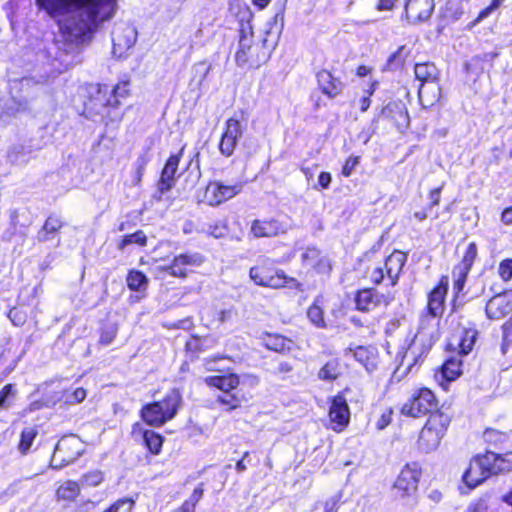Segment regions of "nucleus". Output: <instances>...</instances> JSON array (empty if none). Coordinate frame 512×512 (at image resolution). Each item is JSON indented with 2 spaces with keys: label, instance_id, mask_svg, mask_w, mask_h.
Here are the masks:
<instances>
[{
  "label": "nucleus",
  "instance_id": "8",
  "mask_svg": "<svg viewBox=\"0 0 512 512\" xmlns=\"http://www.w3.org/2000/svg\"><path fill=\"white\" fill-rule=\"evenodd\" d=\"M83 450V443L78 437H63L56 444L50 465L54 469H60L77 460Z\"/></svg>",
  "mask_w": 512,
  "mask_h": 512
},
{
  "label": "nucleus",
  "instance_id": "9",
  "mask_svg": "<svg viewBox=\"0 0 512 512\" xmlns=\"http://www.w3.org/2000/svg\"><path fill=\"white\" fill-rule=\"evenodd\" d=\"M243 185H224L219 181L210 182L204 191L203 201L210 206H217L241 192Z\"/></svg>",
  "mask_w": 512,
  "mask_h": 512
},
{
  "label": "nucleus",
  "instance_id": "11",
  "mask_svg": "<svg viewBox=\"0 0 512 512\" xmlns=\"http://www.w3.org/2000/svg\"><path fill=\"white\" fill-rule=\"evenodd\" d=\"M137 33L128 25H120L112 32L113 54L117 58L124 57L125 53L134 46Z\"/></svg>",
  "mask_w": 512,
  "mask_h": 512
},
{
  "label": "nucleus",
  "instance_id": "49",
  "mask_svg": "<svg viewBox=\"0 0 512 512\" xmlns=\"http://www.w3.org/2000/svg\"><path fill=\"white\" fill-rule=\"evenodd\" d=\"M499 274L504 281H509L512 278V259L500 263Z\"/></svg>",
  "mask_w": 512,
  "mask_h": 512
},
{
  "label": "nucleus",
  "instance_id": "59",
  "mask_svg": "<svg viewBox=\"0 0 512 512\" xmlns=\"http://www.w3.org/2000/svg\"><path fill=\"white\" fill-rule=\"evenodd\" d=\"M467 512H489L488 505L485 500H479L471 505Z\"/></svg>",
  "mask_w": 512,
  "mask_h": 512
},
{
  "label": "nucleus",
  "instance_id": "19",
  "mask_svg": "<svg viewBox=\"0 0 512 512\" xmlns=\"http://www.w3.org/2000/svg\"><path fill=\"white\" fill-rule=\"evenodd\" d=\"M283 225L275 220H254L251 225V233L257 237H273L284 233Z\"/></svg>",
  "mask_w": 512,
  "mask_h": 512
},
{
  "label": "nucleus",
  "instance_id": "30",
  "mask_svg": "<svg viewBox=\"0 0 512 512\" xmlns=\"http://www.w3.org/2000/svg\"><path fill=\"white\" fill-rule=\"evenodd\" d=\"M462 361L459 357H451L442 365V375L447 381L455 380L461 374Z\"/></svg>",
  "mask_w": 512,
  "mask_h": 512
},
{
  "label": "nucleus",
  "instance_id": "53",
  "mask_svg": "<svg viewBox=\"0 0 512 512\" xmlns=\"http://www.w3.org/2000/svg\"><path fill=\"white\" fill-rule=\"evenodd\" d=\"M503 329V346L512 344V317L504 323Z\"/></svg>",
  "mask_w": 512,
  "mask_h": 512
},
{
  "label": "nucleus",
  "instance_id": "13",
  "mask_svg": "<svg viewBox=\"0 0 512 512\" xmlns=\"http://www.w3.org/2000/svg\"><path fill=\"white\" fill-rule=\"evenodd\" d=\"M242 133L243 130L239 120L230 118L226 121L225 130L219 143V150L222 155L229 157L233 154Z\"/></svg>",
  "mask_w": 512,
  "mask_h": 512
},
{
  "label": "nucleus",
  "instance_id": "42",
  "mask_svg": "<svg viewBox=\"0 0 512 512\" xmlns=\"http://www.w3.org/2000/svg\"><path fill=\"white\" fill-rule=\"evenodd\" d=\"M217 402L226 405L228 407L227 411H232L241 406V399L237 395L229 392L219 395Z\"/></svg>",
  "mask_w": 512,
  "mask_h": 512
},
{
  "label": "nucleus",
  "instance_id": "47",
  "mask_svg": "<svg viewBox=\"0 0 512 512\" xmlns=\"http://www.w3.org/2000/svg\"><path fill=\"white\" fill-rule=\"evenodd\" d=\"M267 25L269 29L266 31V34H271L273 30L279 34L284 26V13L278 12L276 13L270 21H268Z\"/></svg>",
  "mask_w": 512,
  "mask_h": 512
},
{
  "label": "nucleus",
  "instance_id": "29",
  "mask_svg": "<svg viewBox=\"0 0 512 512\" xmlns=\"http://www.w3.org/2000/svg\"><path fill=\"white\" fill-rule=\"evenodd\" d=\"M342 374V368L339 360L332 359L325 363L319 370L318 377L324 381H334Z\"/></svg>",
  "mask_w": 512,
  "mask_h": 512
},
{
  "label": "nucleus",
  "instance_id": "6",
  "mask_svg": "<svg viewBox=\"0 0 512 512\" xmlns=\"http://www.w3.org/2000/svg\"><path fill=\"white\" fill-rule=\"evenodd\" d=\"M438 402L434 393L427 388H420L411 394V397L405 402L401 408V413L410 417H421L424 415L434 414L437 409Z\"/></svg>",
  "mask_w": 512,
  "mask_h": 512
},
{
  "label": "nucleus",
  "instance_id": "25",
  "mask_svg": "<svg viewBox=\"0 0 512 512\" xmlns=\"http://www.w3.org/2000/svg\"><path fill=\"white\" fill-rule=\"evenodd\" d=\"M418 96L423 107H432L439 101L441 97V87L439 82L428 85H420L418 89Z\"/></svg>",
  "mask_w": 512,
  "mask_h": 512
},
{
  "label": "nucleus",
  "instance_id": "44",
  "mask_svg": "<svg viewBox=\"0 0 512 512\" xmlns=\"http://www.w3.org/2000/svg\"><path fill=\"white\" fill-rule=\"evenodd\" d=\"M134 501L129 498H124L116 501L109 509L105 512H132Z\"/></svg>",
  "mask_w": 512,
  "mask_h": 512
},
{
  "label": "nucleus",
  "instance_id": "16",
  "mask_svg": "<svg viewBox=\"0 0 512 512\" xmlns=\"http://www.w3.org/2000/svg\"><path fill=\"white\" fill-rule=\"evenodd\" d=\"M203 263V257L198 253H186L176 256L170 265L163 269L174 277H186L188 267L200 266Z\"/></svg>",
  "mask_w": 512,
  "mask_h": 512
},
{
  "label": "nucleus",
  "instance_id": "58",
  "mask_svg": "<svg viewBox=\"0 0 512 512\" xmlns=\"http://www.w3.org/2000/svg\"><path fill=\"white\" fill-rule=\"evenodd\" d=\"M332 181L331 174L328 172H321L318 177V185L322 189H327L330 186V183Z\"/></svg>",
  "mask_w": 512,
  "mask_h": 512
},
{
  "label": "nucleus",
  "instance_id": "60",
  "mask_svg": "<svg viewBox=\"0 0 512 512\" xmlns=\"http://www.w3.org/2000/svg\"><path fill=\"white\" fill-rule=\"evenodd\" d=\"M442 187L435 188L430 191L429 198L431 200L430 207L436 206L440 203V194Z\"/></svg>",
  "mask_w": 512,
  "mask_h": 512
},
{
  "label": "nucleus",
  "instance_id": "10",
  "mask_svg": "<svg viewBox=\"0 0 512 512\" xmlns=\"http://www.w3.org/2000/svg\"><path fill=\"white\" fill-rule=\"evenodd\" d=\"M421 477V468L418 463L406 464L398 475L394 487L402 496L416 492Z\"/></svg>",
  "mask_w": 512,
  "mask_h": 512
},
{
  "label": "nucleus",
  "instance_id": "48",
  "mask_svg": "<svg viewBox=\"0 0 512 512\" xmlns=\"http://www.w3.org/2000/svg\"><path fill=\"white\" fill-rule=\"evenodd\" d=\"M341 498L342 494L340 492L328 498L324 503V512H337Z\"/></svg>",
  "mask_w": 512,
  "mask_h": 512
},
{
  "label": "nucleus",
  "instance_id": "46",
  "mask_svg": "<svg viewBox=\"0 0 512 512\" xmlns=\"http://www.w3.org/2000/svg\"><path fill=\"white\" fill-rule=\"evenodd\" d=\"M127 86H128V82L118 83L112 90L113 100L108 99L107 105L108 106H116L119 103L118 97H124L127 94V92H128Z\"/></svg>",
  "mask_w": 512,
  "mask_h": 512
},
{
  "label": "nucleus",
  "instance_id": "26",
  "mask_svg": "<svg viewBox=\"0 0 512 512\" xmlns=\"http://www.w3.org/2000/svg\"><path fill=\"white\" fill-rule=\"evenodd\" d=\"M204 381L208 386L218 388L224 393L237 388L240 383L239 377L236 374L209 376Z\"/></svg>",
  "mask_w": 512,
  "mask_h": 512
},
{
  "label": "nucleus",
  "instance_id": "24",
  "mask_svg": "<svg viewBox=\"0 0 512 512\" xmlns=\"http://www.w3.org/2000/svg\"><path fill=\"white\" fill-rule=\"evenodd\" d=\"M317 80L322 92L329 97H335L341 93L342 83L334 78L327 70H322L317 74Z\"/></svg>",
  "mask_w": 512,
  "mask_h": 512
},
{
  "label": "nucleus",
  "instance_id": "50",
  "mask_svg": "<svg viewBox=\"0 0 512 512\" xmlns=\"http://www.w3.org/2000/svg\"><path fill=\"white\" fill-rule=\"evenodd\" d=\"M204 493L203 484H199L189 496V498L184 502L186 505H190L191 507H196V504L200 501Z\"/></svg>",
  "mask_w": 512,
  "mask_h": 512
},
{
  "label": "nucleus",
  "instance_id": "28",
  "mask_svg": "<svg viewBox=\"0 0 512 512\" xmlns=\"http://www.w3.org/2000/svg\"><path fill=\"white\" fill-rule=\"evenodd\" d=\"M265 345L270 350L285 353L292 349L294 343L292 340L281 335H268L265 339Z\"/></svg>",
  "mask_w": 512,
  "mask_h": 512
},
{
  "label": "nucleus",
  "instance_id": "17",
  "mask_svg": "<svg viewBox=\"0 0 512 512\" xmlns=\"http://www.w3.org/2000/svg\"><path fill=\"white\" fill-rule=\"evenodd\" d=\"M329 418L335 431H341L349 423L350 410L343 395L338 394L333 398L329 409Z\"/></svg>",
  "mask_w": 512,
  "mask_h": 512
},
{
  "label": "nucleus",
  "instance_id": "43",
  "mask_svg": "<svg viewBox=\"0 0 512 512\" xmlns=\"http://www.w3.org/2000/svg\"><path fill=\"white\" fill-rule=\"evenodd\" d=\"M103 481V474L99 470L84 474L80 480L82 486L95 487Z\"/></svg>",
  "mask_w": 512,
  "mask_h": 512
},
{
  "label": "nucleus",
  "instance_id": "18",
  "mask_svg": "<svg viewBox=\"0 0 512 512\" xmlns=\"http://www.w3.org/2000/svg\"><path fill=\"white\" fill-rule=\"evenodd\" d=\"M252 36L253 33L250 24H242L240 29L238 49L235 53V59L239 66H244L248 62L258 65V61H255L251 54Z\"/></svg>",
  "mask_w": 512,
  "mask_h": 512
},
{
  "label": "nucleus",
  "instance_id": "12",
  "mask_svg": "<svg viewBox=\"0 0 512 512\" xmlns=\"http://www.w3.org/2000/svg\"><path fill=\"white\" fill-rule=\"evenodd\" d=\"M304 267L314 270L317 274L329 275L332 270L330 259L316 247H307L301 254Z\"/></svg>",
  "mask_w": 512,
  "mask_h": 512
},
{
  "label": "nucleus",
  "instance_id": "15",
  "mask_svg": "<svg viewBox=\"0 0 512 512\" xmlns=\"http://www.w3.org/2000/svg\"><path fill=\"white\" fill-rule=\"evenodd\" d=\"M434 7V0H408L405 4V15L409 23L418 24L431 17Z\"/></svg>",
  "mask_w": 512,
  "mask_h": 512
},
{
  "label": "nucleus",
  "instance_id": "20",
  "mask_svg": "<svg viewBox=\"0 0 512 512\" xmlns=\"http://www.w3.org/2000/svg\"><path fill=\"white\" fill-rule=\"evenodd\" d=\"M406 259V254L401 251H394L386 258L384 268L392 286L397 283Z\"/></svg>",
  "mask_w": 512,
  "mask_h": 512
},
{
  "label": "nucleus",
  "instance_id": "54",
  "mask_svg": "<svg viewBox=\"0 0 512 512\" xmlns=\"http://www.w3.org/2000/svg\"><path fill=\"white\" fill-rule=\"evenodd\" d=\"M505 0H492L490 5L487 6L485 9H483L480 14L479 18H486L490 14H492L495 10H497L499 7L502 6Z\"/></svg>",
  "mask_w": 512,
  "mask_h": 512
},
{
  "label": "nucleus",
  "instance_id": "45",
  "mask_svg": "<svg viewBox=\"0 0 512 512\" xmlns=\"http://www.w3.org/2000/svg\"><path fill=\"white\" fill-rule=\"evenodd\" d=\"M468 273H469L468 271H462L461 269H458V268L454 269L453 274L456 278L454 280L453 290H454L456 296L460 292H462Z\"/></svg>",
  "mask_w": 512,
  "mask_h": 512
},
{
  "label": "nucleus",
  "instance_id": "51",
  "mask_svg": "<svg viewBox=\"0 0 512 512\" xmlns=\"http://www.w3.org/2000/svg\"><path fill=\"white\" fill-rule=\"evenodd\" d=\"M14 394V386L12 384L5 385L0 391V409L8 406V398Z\"/></svg>",
  "mask_w": 512,
  "mask_h": 512
},
{
  "label": "nucleus",
  "instance_id": "38",
  "mask_svg": "<svg viewBox=\"0 0 512 512\" xmlns=\"http://www.w3.org/2000/svg\"><path fill=\"white\" fill-rule=\"evenodd\" d=\"M37 435V430L34 427H27L23 429L21 433L19 450L25 454L29 448L31 447L35 437Z\"/></svg>",
  "mask_w": 512,
  "mask_h": 512
},
{
  "label": "nucleus",
  "instance_id": "3",
  "mask_svg": "<svg viewBox=\"0 0 512 512\" xmlns=\"http://www.w3.org/2000/svg\"><path fill=\"white\" fill-rule=\"evenodd\" d=\"M512 471V452L496 454L487 451L474 457L463 475V481L470 488H475L491 475Z\"/></svg>",
  "mask_w": 512,
  "mask_h": 512
},
{
  "label": "nucleus",
  "instance_id": "56",
  "mask_svg": "<svg viewBox=\"0 0 512 512\" xmlns=\"http://www.w3.org/2000/svg\"><path fill=\"white\" fill-rule=\"evenodd\" d=\"M227 233V228L224 224H216L214 226H210L208 229V234L215 238L224 237Z\"/></svg>",
  "mask_w": 512,
  "mask_h": 512
},
{
  "label": "nucleus",
  "instance_id": "22",
  "mask_svg": "<svg viewBox=\"0 0 512 512\" xmlns=\"http://www.w3.org/2000/svg\"><path fill=\"white\" fill-rule=\"evenodd\" d=\"M414 73L415 78L421 82V85L438 83L440 80V71L432 62L415 64Z\"/></svg>",
  "mask_w": 512,
  "mask_h": 512
},
{
  "label": "nucleus",
  "instance_id": "39",
  "mask_svg": "<svg viewBox=\"0 0 512 512\" xmlns=\"http://www.w3.org/2000/svg\"><path fill=\"white\" fill-rule=\"evenodd\" d=\"M475 340L476 331L465 330L458 344L460 352L464 355L468 354L472 350Z\"/></svg>",
  "mask_w": 512,
  "mask_h": 512
},
{
  "label": "nucleus",
  "instance_id": "27",
  "mask_svg": "<svg viewBox=\"0 0 512 512\" xmlns=\"http://www.w3.org/2000/svg\"><path fill=\"white\" fill-rule=\"evenodd\" d=\"M62 226L63 223L57 216L48 217L42 229L37 234L38 241L46 242L52 240Z\"/></svg>",
  "mask_w": 512,
  "mask_h": 512
},
{
  "label": "nucleus",
  "instance_id": "2",
  "mask_svg": "<svg viewBox=\"0 0 512 512\" xmlns=\"http://www.w3.org/2000/svg\"><path fill=\"white\" fill-rule=\"evenodd\" d=\"M448 288V278L442 277L440 283L435 287L428 298V314L421 318L420 326L407 347L400 366H405L411 371L413 366L418 364L431 350L434 343L439 339V320L444 311V299Z\"/></svg>",
  "mask_w": 512,
  "mask_h": 512
},
{
  "label": "nucleus",
  "instance_id": "32",
  "mask_svg": "<svg viewBox=\"0 0 512 512\" xmlns=\"http://www.w3.org/2000/svg\"><path fill=\"white\" fill-rule=\"evenodd\" d=\"M79 493V484L72 480L65 481L56 492L57 497L63 500H74Z\"/></svg>",
  "mask_w": 512,
  "mask_h": 512
},
{
  "label": "nucleus",
  "instance_id": "21",
  "mask_svg": "<svg viewBox=\"0 0 512 512\" xmlns=\"http://www.w3.org/2000/svg\"><path fill=\"white\" fill-rule=\"evenodd\" d=\"M180 157H181V153L171 155L168 158V160L162 170L161 178L158 183V189L161 193L168 191L173 186L174 176L178 169Z\"/></svg>",
  "mask_w": 512,
  "mask_h": 512
},
{
  "label": "nucleus",
  "instance_id": "14",
  "mask_svg": "<svg viewBox=\"0 0 512 512\" xmlns=\"http://www.w3.org/2000/svg\"><path fill=\"white\" fill-rule=\"evenodd\" d=\"M392 299L390 295L380 293L373 288H367L357 293L355 303L358 310L368 312L380 305L387 306Z\"/></svg>",
  "mask_w": 512,
  "mask_h": 512
},
{
  "label": "nucleus",
  "instance_id": "40",
  "mask_svg": "<svg viewBox=\"0 0 512 512\" xmlns=\"http://www.w3.org/2000/svg\"><path fill=\"white\" fill-rule=\"evenodd\" d=\"M86 398V390L79 387L74 391H65L63 393V399L66 404L75 405L82 402Z\"/></svg>",
  "mask_w": 512,
  "mask_h": 512
},
{
  "label": "nucleus",
  "instance_id": "1",
  "mask_svg": "<svg viewBox=\"0 0 512 512\" xmlns=\"http://www.w3.org/2000/svg\"><path fill=\"white\" fill-rule=\"evenodd\" d=\"M117 0H36L37 5L51 17L69 14L59 21V27L70 42H84L98 24L110 19Z\"/></svg>",
  "mask_w": 512,
  "mask_h": 512
},
{
  "label": "nucleus",
  "instance_id": "4",
  "mask_svg": "<svg viewBox=\"0 0 512 512\" xmlns=\"http://www.w3.org/2000/svg\"><path fill=\"white\" fill-rule=\"evenodd\" d=\"M181 402L179 390L172 389L163 400L143 406L141 417L150 426H162L176 416Z\"/></svg>",
  "mask_w": 512,
  "mask_h": 512
},
{
  "label": "nucleus",
  "instance_id": "35",
  "mask_svg": "<svg viewBox=\"0 0 512 512\" xmlns=\"http://www.w3.org/2000/svg\"><path fill=\"white\" fill-rule=\"evenodd\" d=\"M148 280L146 276L140 271H130L127 276V285L133 291L144 290L147 286Z\"/></svg>",
  "mask_w": 512,
  "mask_h": 512
},
{
  "label": "nucleus",
  "instance_id": "23",
  "mask_svg": "<svg viewBox=\"0 0 512 512\" xmlns=\"http://www.w3.org/2000/svg\"><path fill=\"white\" fill-rule=\"evenodd\" d=\"M485 311L488 318L498 320L511 311V306L505 296L496 295L488 301Z\"/></svg>",
  "mask_w": 512,
  "mask_h": 512
},
{
  "label": "nucleus",
  "instance_id": "36",
  "mask_svg": "<svg viewBox=\"0 0 512 512\" xmlns=\"http://www.w3.org/2000/svg\"><path fill=\"white\" fill-rule=\"evenodd\" d=\"M147 242V237L142 230H138L135 233L128 234L122 238V240L118 243V249L124 250L126 246L130 244H137L140 246H145Z\"/></svg>",
  "mask_w": 512,
  "mask_h": 512
},
{
  "label": "nucleus",
  "instance_id": "63",
  "mask_svg": "<svg viewBox=\"0 0 512 512\" xmlns=\"http://www.w3.org/2000/svg\"><path fill=\"white\" fill-rule=\"evenodd\" d=\"M292 369H293V367H292V365L290 363H288V362H281L276 367L275 373H277V374H285V373H289L290 371H292Z\"/></svg>",
  "mask_w": 512,
  "mask_h": 512
},
{
  "label": "nucleus",
  "instance_id": "34",
  "mask_svg": "<svg viewBox=\"0 0 512 512\" xmlns=\"http://www.w3.org/2000/svg\"><path fill=\"white\" fill-rule=\"evenodd\" d=\"M307 317L314 326L318 328L326 327L324 312L317 300L308 308Z\"/></svg>",
  "mask_w": 512,
  "mask_h": 512
},
{
  "label": "nucleus",
  "instance_id": "62",
  "mask_svg": "<svg viewBox=\"0 0 512 512\" xmlns=\"http://www.w3.org/2000/svg\"><path fill=\"white\" fill-rule=\"evenodd\" d=\"M136 165H137V171H136V174H137V177H136V181L137 182H140L141 180V177L143 175V172H144V169H145V166H146V160L144 158H139L136 162Z\"/></svg>",
  "mask_w": 512,
  "mask_h": 512
},
{
  "label": "nucleus",
  "instance_id": "33",
  "mask_svg": "<svg viewBox=\"0 0 512 512\" xmlns=\"http://www.w3.org/2000/svg\"><path fill=\"white\" fill-rule=\"evenodd\" d=\"M142 438L151 453L158 454L160 452L163 443V439L160 434L152 430H145L142 433Z\"/></svg>",
  "mask_w": 512,
  "mask_h": 512
},
{
  "label": "nucleus",
  "instance_id": "41",
  "mask_svg": "<svg viewBox=\"0 0 512 512\" xmlns=\"http://www.w3.org/2000/svg\"><path fill=\"white\" fill-rule=\"evenodd\" d=\"M407 57L406 47L400 46L396 52H394L387 60V66L389 69H396L400 67Z\"/></svg>",
  "mask_w": 512,
  "mask_h": 512
},
{
  "label": "nucleus",
  "instance_id": "7",
  "mask_svg": "<svg viewBox=\"0 0 512 512\" xmlns=\"http://www.w3.org/2000/svg\"><path fill=\"white\" fill-rule=\"evenodd\" d=\"M249 275L259 286L278 289L291 284V287L298 289L301 287V284L296 279L286 276L283 270L273 269L267 264L252 267Z\"/></svg>",
  "mask_w": 512,
  "mask_h": 512
},
{
  "label": "nucleus",
  "instance_id": "61",
  "mask_svg": "<svg viewBox=\"0 0 512 512\" xmlns=\"http://www.w3.org/2000/svg\"><path fill=\"white\" fill-rule=\"evenodd\" d=\"M398 0H379L377 4L378 10H391Z\"/></svg>",
  "mask_w": 512,
  "mask_h": 512
},
{
  "label": "nucleus",
  "instance_id": "5",
  "mask_svg": "<svg viewBox=\"0 0 512 512\" xmlns=\"http://www.w3.org/2000/svg\"><path fill=\"white\" fill-rule=\"evenodd\" d=\"M449 423L450 417L447 414L441 411L431 414L420 431L417 441L418 448L425 453L436 450L447 431Z\"/></svg>",
  "mask_w": 512,
  "mask_h": 512
},
{
  "label": "nucleus",
  "instance_id": "52",
  "mask_svg": "<svg viewBox=\"0 0 512 512\" xmlns=\"http://www.w3.org/2000/svg\"><path fill=\"white\" fill-rule=\"evenodd\" d=\"M359 163V157H349L343 167H342V174L345 176V177H348L351 175L352 171L354 170V168L358 165Z\"/></svg>",
  "mask_w": 512,
  "mask_h": 512
},
{
  "label": "nucleus",
  "instance_id": "31",
  "mask_svg": "<svg viewBox=\"0 0 512 512\" xmlns=\"http://www.w3.org/2000/svg\"><path fill=\"white\" fill-rule=\"evenodd\" d=\"M353 357L361 363L367 371H373L375 368L374 354L371 350L366 347L358 346L354 350H351Z\"/></svg>",
  "mask_w": 512,
  "mask_h": 512
},
{
  "label": "nucleus",
  "instance_id": "37",
  "mask_svg": "<svg viewBox=\"0 0 512 512\" xmlns=\"http://www.w3.org/2000/svg\"><path fill=\"white\" fill-rule=\"evenodd\" d=\"M477 256V246L475 243H470L465 251L462 262L456 267L462 271H470L474 260Z\"/></svg>",
  "mask_w": 512,
  "mask_h": 512
},
{
  "label": "nucleus",
  "instance_id": "57",
  "mask_svg": "<svg viewBox=\"0 0 512 512\" xmlns=\"http://www.w3.org/2000/svg\"><path fill=\"white\" fill-rule=\"evenodd\" d=\"M385 276V268L384 267H377L375 268L371 273V280L375 284H380Z\"/></svg>",
  "mask_w": 512,
  "mask_h": 512
},
{
  "label": "nucleus",
  "instance_id": "55",
  "mask_svg": "<svg viewBox=\"0 0 512 512\" xmlns=\"http://www.w3.org/2000/svg\"><path fill=\"white\" fill-rule=\"evenodd\" d=\"M116 337V329L109 328L102 331L100 336V343L109 345L113 342Z\"/></svg>",
  "mask_w": 512,
  "mask_h": 512
},
{
  "label": "nucleus",
  "instance_id": "64",
  "mask_svg": "<svg viewBox=\"0 0 512 512\" xmlns=\"http://www.w3.org/2000/svg\"><path fill=\"white\" fill-rule=\"evenodd\" d=\"M501 220L504 224H512V208H506L501 215Z\"/></svg>",
  "mask_w": 512,
  "mask_h": 512
}]
</instances>
